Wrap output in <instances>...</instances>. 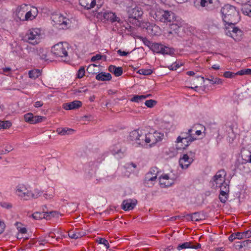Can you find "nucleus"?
Wrapping results in <instances>:
<instances>
[{"label": "nucleus", "instance_id": "20e7f679", "mask_svg": "<svg viewBox=\"0 0 251 251\" xmlns=\"http://www.w3.org/2000/svg\"><path fill=\"white\" fill-rule=\"evenodd\" d=\"M193 129L190 128L188 129L187 132H181L180 133V135L178 136L176 141L177 144H182L181 146L176 147L178 150L186 149L192 142L197 139L193 136Z\"/></svg>", "mask_w": 251, "mask_h": 251}, {"label": "nucleus", "instance_id": "f03ea898", "mask_svg": "<svg viewBox=\"0 0 251 251\" xmlns=\"http://www.w3.org/2000/svg\"><path fill=\"white\" fill-rule=\"evenodd\" d=\"M221 13L225 23L237 24L240 21L239 12L232 5H224L221 9Z\"/></svg>", "mask_w": 251, "mask_h": 251}, {"label": "nucleus", "instance_id": "9b49d317", "mask_svg": "<svg viewBox=\"0 0 251 251\" xmlns=\"http://www.w3.org/2000/svg\"><path fill=\"white\" fill-rule=\"evenodd\" d=\"M52 20L57 27L66 29L69 24V20L60 14H55L52 16Z\"/></svg>", "mask_w": 251, "mask_h": 251}, {"label": "nucleus", "instance_id": "4be33fe9", "mask_svg": "<svg viewBox=\"0 0 251 251\" xmlns=\"http://www.w3.org/2000/svg\"><path fill=\"white\" fill-rule=\"evenodd\" d=\"M79 4L86 9H91L96 5V0H79Z\"/></svg>", "mask_w": 251, "mask_h": 251}, {"label": "nucleus", "instance_id": "a19ab883", "mask_svg": "<svg viewBox=\"0 0 251 251\" xmlns=\"http://www.w3.org/2000/svg\"><path fill=\"white\" fill-rule=\"evenodd\" d=\"M96 241L99 244L104 245L106 249H108L109 248V245L108 241L104 238H98L96 239Z\"/></svg>", "mask_w": 251, "mask_h": 251}, {"label": "nucleus", "instance_id": "dca6fc26", "mask_svg": "<svg viewBox=\"0 0 251 251\" xmlns=\"http://www.w3.org/2000/svg\"><path fill=\"white\" fill-rule=\"evenodd\" d=\"M158 173V168L156 167L151 168L150 171L146 174L145 177V183L149 181H154L157 178Z\"/></svg>", "mask_w": 251, "mask_h": 251}, {"label": "nucleus", "instance_id": "e433bc0d", "mask_svg": "<svg viewBox=\"0 0 251 251\" xmlns=\"http://www.w3.org/2000/svg\"><path fill=\"white\" fill-rule=\"evenodd\" d=\"M46 214H48V213H40V212H35L32 214V217L34 219L39 220L43 218H46Z\"/></svg>", "mask_w": 251, "mask_h": 251}, {"label": "nucleus", "instance_id": "f704fd0d", "mask_svg": "<svg viewBox=\"0 0 251 251\" xmlns=\"http://www.w3.org/2000/svg\"><path fill=\"white\" fill-rule=\"evenodd\" d=\"M146 135L147 134L145 133L144 131L141 130L136 143L138 145H142L143 143H145V138L146 137Z\"/></svg>", "mask_w": 251, "mask_h": 251}, {"label": "nucleus", "instance_id": "4c0bfd02", "mask_svg": "<svg viewBox=\"0 0 251 251\" xmlns=\"http://www.w3.org/2000/svg\"><path fill=\"white\" fill-rule=\"evenodd\" d=\"M47 53V50L43 49H40L38 52L39 55L40 56L41 58L45 60H49L48 58Z\"/></svg>", "mask_w": 251, "mask_h": 251}, {"label": "nucleus", "instance_id": "a878e982", "mask_svg": "<svg viewBox=\"0 0 251 251\" xmlns=\"http://www.w3.org/2000/svg\"><path fill=\"white\" fill-rule=\"evenodd\" d=\"M170 25V30L168 31L169 34H173L174 32L176 33L178 29L181 26L180 23L176 21L171 23H168Z\"/></svg>", "mask_w": 251, "mask_h": 251}, {"label": "nucleus", "instance_id": "6ab92c4d", "mask_svg": "<svg viewBox=\"0 0 251 251\" xmlns=\"http://www.w3.org/2000/svg\"><path fill=\"white\" fill-rule=\"evenodd\" d=\"M137 201L135 199H127L124 200L122 203V208L126 210L133 209L136 205Z\"/></svg>", "mask_w": 251, "mask_h": 251}, {"label": "nucleus", "instance_id": "7c9ffc66", "mask_svg": "<svg viewBox=\"0 0 251 251\" xmlns=\"http://www.w3.org/2000/svg\"><path fill=\"white\" fill-rule=\"evenodd\" d=\"M141 130L137 129L131 132L129 135L131 140L135 141L136 143L138 140V138L139 137Z\"/></svg>", "mask_w": 251, "mask_h": 251}, {"label": "nucleus", "instance_id": "f3484780", "mask_svg": "<svg viewBox=\"0 0 251 251\" xmlns=\"http://www.w3.org/2000/svg\"><path fill=\"white\" fill-rule=\"evenodd\" d=\"M159 183L162 187H169L174 183V180L170 178L168 175L164 174L159 177Z\"/></svg>", "mask_w": 251, "mask_h": 251}, {"label": "nucleus", "instance_id": "79ce46f5", "mask_svg": "<svg viewBox=\"0 0 251 251\" xmlns=\"http://www.w3.org/2000/svg\"><path fill=\"white\" fill-rule=\"evenodd\" d=\"M188 248H191V242H185L181 245H179L177 247V249L179 251Z\"/></svg>", "mask_w": 251, "mask_h": 251}, {"label": "nucleus", "instance_id": "7ed1b4c3", "mask_svg": "<svg viewBox=\"0 0 251 251\" xmlns=\"http://www.w3.org/2000/svg\"><path fill=\"white\" fill-rule=\"evenodd\" d=\"M101 17L102 18V20H103V22H110L112 23L117 22L120 25H122V26L124 27V28L122 29V31L124 30L126 31L127 30L128 33L132 31L133 28L126 22L121 21L119 17L116 16L115 13L111 11H106L102 14Z\"/></svg>", "mask_w": 251, "mask_h": 251}, {"label": "nucleus", "instance_id": "774afa93", "mask_svg": "<svg viewBox=\"0 0 251 251\" xmlns=\"http://www.w3.org/2000/svg\"><path fill=\"white\" fill-rule=\"evenodd\" d=\"M2 71L3 73L5 74L7 73V75H9L11 71V69L9 67H5L2 69Z\"/></svg>", "mask_w": 251, "mask_h": 251}, {"label": "nucleus", "instance_id": "f8f14e48", "mask_svg": "<svg viewBox=\"0 0 251 251\" xmlns=\"http://www.w3.org/2000/svg\"><path fill=\"white\" fill-rule=\"evenodd\" d=\"M164 137V134L158 132L148 133L145 138V143L149 144L150 146L154 145L157 142L161 141Z\"/></svg>", "mask_w": 251, "mask_h": 251}, {"label": "nucleus", "instance_id": "c03bdc74", "mask_svg": "<svg viewBox=\"0 0 251 251\" xmlns=\"http://www.w3.org/2000/svg\"><path fill=\"white\" fill-rule=\"evenodd\" d=\"M138 73L140 75H148L151 74L152 71L151 69H141L138 70Z\"/></svg>", "mask_w": 251, "mask_h": 251}, {"label": "nucleus", "instance_id": "423d86ee", "mask_svg": "<svg viewBox=\"0 0 251 251\" xmlns=\"http://www.w3.org/2000/svg\"><path fill=\"white\" fill-rule=\"evenodd\" d=\"M236 24L225 23L226 34L234 40L238 41L241 39L242 32L238 27L235 26Z\"/></svg>", "mask_w": 251, "mask_h": 251}, {"label": "nucleus", "instance_id": "13d9d810", "mask_svg": "<svg viewBox=\"0 0 251 251\" xmlns=\"http://www.w3.org/2000/svg\"><path fill=\"white\" fill-rule=\"evenodd\" d=\"M142 40L144 44L147 46L151 48V45L152 43H151L147 38L142 37Z\"/></svg>", "mask_w": 251, "mask_h": 251}, {"label": "nucleus", "instance_id": "393cba45", "mask_svg": "<svg viewBox=\"0 0 251 251\" xmlns=\"http://www.w3.org/2000/svg\"><path fill=\"white\" fill-rule=\"evenodd\" d=\"M200 5L205 7L207 10L211 11L214 8L213 0H201Z\"/></svg>", "mask_w": 251, "mask_h": 251}, {"label": "nucleus", "instance_id": "0e129e2a", "mask_svg": "<svg viewBox=\"0 0 251 251\" xmlns=\"http://www.w3.org/2000/svg\"><path fill=\"white\" fill-rule=\"evenodd\" d=\"M243 233V237L244 238H250L251 237V230H247Z\"/></svg>", "mask_w": 251, "mask_h": 251}, {"label": "nucleus", "instance_id": "c85d7f7f", "mask_svg": "<svg viewBox=\"0 0 251 251\" xmlns=\"http://www.w3.org/2000/svg\"><path fill=\"white\" fill-rule=\"evenodd\" d=\"M56 132L60 135H65L73 134L74 132V130L67 127L58 128L56 129Z\"/></svg>", "mask_w": 251, "mask_h": 251}, {"label": "nucleus", "instance_id": "5701e85b", "mask_svg": "<svg viewBox=\"0 0 251 251\" xmlns=\"http://www.w3.org/2000/svg\"><path fill=\"white\" fill-rule=\"evenodd\" d=\"M37 9L35 7H32V9L25 14V20L28 21L34 19L37 15Z\"/></svg>", "mask_w": 251, "mask_h": 251}, {"label": "nucleus", "instance_id": "473e14b6", "mask_svg": "<svg viewBox=\"0 0 251 251\" xmlns=\"http://www.w3.org/2000/svg\"><path fill=\"white\" fill-rule=\"evenodd\" d=\"M29 77L32 79H36L41 75V73L39 70L34 69L29 71Z\"/></svg>", "mask_w": 251, "mask_h": 251}, {"label": "nucleus", "instance_id": "ddd939ff", "mask_svg": "<svg viewBox=\"0 0 251 251\" xmlns=\"http://www.w3.org/2000/svg\"><path fill=\"white\" fill-rule=\"evenodd\" d=\"M235 169L243 174H249L251 172V164L243 158L238 159L235 163Z\"/></svg>", "mask_w": 251, "mask_h": 251}, {"label": "nucleus", "instance_id": "3c124183", "mask_svg": "<svg viewBox=\"0 0 251 251\" xmlns=\"http://www.w3.org/2000/svg\"><path fill=\"white\" fill-rule=\"evenodd\" d=\"M156 101L153 100H147L145 101V105L150 108L152 107L155 104Z\"/></svg>", "mask_w": 251, "mask_h": 251}, {"label": "nucleus", "instance_id": "f257e3e1", "mask_svg": "<svg viewBox=\"0 0 251 251\" xmlns=\"http://www.w3.org/2000/svg\"><path fill=\"white\" fill-rule=\"evenodd\" d=\"M147 9L149 11L150 15L155 20L161 22L166 23H171L176 20V16L174 13L158 8L156 4L152 5H146Z\"/></svg>", "mask_w": 251, "mask_h": 251}, {"label": "nucleus", "instance_id": "72a5a7b5", "mask_svg": "<svg viewBox=\"0 0 251 251\" xmlns=\"http://www.w3.org/2000/svg\"><path fill=\"white\" fill-rule=\"evenodd\" d=\"M206 79L208 80L209 82L212 84H222L223 82L222 79L218 77H214L213 76H210L209 77L206 78Z\"/></svg>", "mask_w": 251, "mask_h": 251}, {"label": "nucleus", "instance_id": "a211bd4d", "mask_svg": "<svg viewBox=\"0 0 251 251\" xmlns=\"http://www.w3.org/2000/svg\"><path fill=\"white\" fill-rule=\"evenodd\" d=\"M193 161L192 157H189L188 154H184L180 158L179 163L182 169H187Z\"/></svg>", "mask_w": 251, "mask_h": 251}, {"label": "nucleus", "instance_id": "37998d69", "mask_svg": "<svg viewBox=\"0 0 251 251\" xmlns=\"http://www.w3.org/2000/svg\"><path fill=\"white\" fill-rule=\"evenodd\" d=\"M46 118L41 116H35L33 117L32 124H35L38 123L42 122L43 120H45Z\"/></svg>", "mask_w": 251, "mask_h": 251}, {"label": "nucleus", "instance_id": "338daca9", "mask_svg": "<svg viewBox=\"0 0 251 251\" xmlns=\"http://www.w3.org/2000/svg\"><path fill=\"white\" fill-rule=\"evenodd\" d=\"M43 105V102L42 101H37L35 102L34 105L35 107L38 108L42 106Z\"/></svg>", "mask_w": 251, "mask_h": 251}, {"label": "nucleus", "instance_id": "09e8293b", "mask_svg": "<svg viewBox=\"0 0 251 251\" xmlns=\"http://www.w3.org/2000/svg\"><path fill=\"white\" fill-rule=\"evenodd\" d=\"M238 75L236 73H234L231 72L226 71L224 73L223 76L226 78H233L235 75Z\"/></svg>", "mask_w": 251, "mask_h": 251}, {"label": "nucleus", "instance_id": "cd10ccee", "mask_svg": "<svg viewBox=\"0 0 251 251\" xmlns=\"http://www.w3.org/2000/svg\"><path fill=\"white\" fill-rule=\"evenodd\" d=\"M43 194V191L38 188L35 189L33 192L30 190L29 200L31 199H36Z\"/></svg>", "mask_w": 251, "mask_h": 251}, {"label": "nucleus", "instance_id": "052dcab7", "mask_svg": "<svg viewBox=\"0 0 251 251\" xmlns=\"http://www.w3.org/2000/svg\"><path fill=\"white\" fill-rule=\"evenodd\" d=\"M1 206L6 209H10L12 207V205L10 203L5 202L1 203Z\"/></svg>", "mask_w": 251, "mask_h": 251}, {"label": "nucleus", "instance_id": "6e6552de", "mask_svg": "<svg viewBox=\"0 0 251 251\" xmlns=\"http://www.w3.org/2000/svg\"><path fill=\"white\" fill-rule=\"evenodd\" d=\"M69 45L66 42H60L54 45L51 51L56 57H63L68 56Z\"/></svg>", "mask_w": 251, "mask_h": 251}, {"label": "nucleus", "instance_id": "4d7b16f0", "mask_svg": "<svg viewBox=\"0 0 251 251\" xmlns=\"http://www.w3.org/2000/svg\"><path fill=\"white\" fill-rule=\"evenodd\" d=\"M48 214H46V218L48 219L50 218V216L52 217H58V213L56 211H51L49 213L47 212Z\"/></svg>", "mask_w": 251, "mask_h": 251}, {"label": "nucleus", "instance_id": "b1692460", "mask_svg": "<svg viewBox=\"0 0 251 251\" xmlns=\"http://www.w3.org/2000/svg\"><path fill=\"white\" fill-rule=\"evenodd\" d=\"M108 71L116 76H119L123 74V68L121 67H117L114 65H110L108 67Z\"/></svg>", "mask_w": 251, "mask_h": 251}, {"label": "nucleus", "instance_id": "680f3d73", "mask_svg": "<svg viewBox=\"0 0 251 251\" xmlns=\"http://www.w3.org/2000/svg\"><path fill=\"white\" fill-rule=\"evenodd\" d=\"M236 239H241L244 238L243 232L234 233Z\"/></svg>", "mask_w": 251, "mask_h": 251}, {"label": "nucleus", "instance_id": "0eeeda50", "mask_svg": "<svg viewBox=\"0 0 251 251\" xmlns=\"http://www.w3.org/2000/svg\"><path fill=\"white\" fill-rule=\"evenodd\" d=\"M127 13L130 20H135V24L136 25L141 26L139 21L138 20L143 14V10L140 7L137 6L136 4H132L127 8Z\"/></svg>", "mask_w": 251, "mask_h": 251}, {"label": "nucleus", "instance_id": "aec40b11", "mask_svg": "<svg viewBox=\"0 0 251 251\" xmlns=\"http://www.w3.org/2000/svg\"><path fill=\"white\" fill-rule=\"evenodd\" d=\"M85 235V232L82 230L77 228L72 229L68 231V236L72 239H77Z\"/></svg>", "mask_w": 251, "mask_h": 251}, {"label": "nucleus", "instance_id": "c756f323", "mask_svg": "<svg viewBox=\"0 0 251 251\" xmlns=\"http://www.w3.org/2000/svg\"><path fill=\"white\" fill-rule=\"evenodd\" d=\"M150 95H134L131 99V101L136 102H140L150 97Z\"/></svg>", "mask_w": 251, "mask_h": 251}, {"label": "nucleus", "instance_id": "bb28decb", "mask_svg": "<svg viewBox=\"0 0 251 251\" xmlns=\"http://www.w3.org/2000/svg\"><path fill=\"white\" fill-rule=\"evenodd\" d=\"M111 78V75L109 73L103 72L99 73L96 76V79L100 81L110 80Z\"/></svg>", "mask_w": 251, "mask_h": 251}, {"label": "nucleus", "instance_id": "2eb2a0df", "mask_svg": "<svg viewBox=\"0 0 251 251\" xmlns=\"http://www.w3.org/2000/svg\"><path fill=\"white\" fill-rule=\"evenodd\" d=\"M142 26L146 28L148 32L153 35H158L160 33L159 27L155 25H151L149 23H143Z\"/></svg>", "mask_w": 251, "mask_h": 251}, {"label": "nucleus", "instance_id": "bf43d9fd", "mask_svg": "<svg viewBox=\"0 0 251 251\" xmlns=\"http://www.w3.org/2000/svg\"><path fill=\"white\" fill-rule=\"evenodd\" d=\"M5 225L4 223L0 220V234H1L4 231Z\"/></svg>", "mask_w": 251, "mask_h": 251}, {"label": "nucleus", "instance_id": "39448f33", "mask_svg": "<svg viewBox=\"0 0 251 251\" xmlns=\"http://www.w3.org/2000/svg\"><path fill=\"white\" fill-rule=\"evenodd\" d=\"M41 36V31L40 28H34L30 29L25 36V40L32 45H37L40 43Z\"/></svg>", "mask_w": 251, "mask_h": 251}, {"label": "nucleus", "instance_id": "49530a36", "mask_svg": "<svg viewBox=\"0 0 251 251\" xmlns=\"http://www.w3.org/2000/svg\"><path fill=\"white\" fill-rule=\"evenodd\" d=\"M126 150L119 147V151L115 156L118 158H122L125 155Z\"/></svg>", "mask_w": 251, "mask_h": 251}, {"label": "nucleus", "instance_id": "9d476101", "mask_svg": "<svg viewBox=\"0 0 251 251\" xmlns=\"http://www.w3.org/2000/svg\"><path fill=\"white\" fill-rule=\"evenodd\" d=\"M29 192L27 186L23 183L18 184L15 188L16 195L24 200H29Z\"/></svg>", "mask_w": 251, "mask_h": 251}, {"label": "nucleus", "instance_id": "8fccbe9b", "mask_svg": "<svg viewBox=\"0 0 251 251\" xmlns=\"http://www.w3.org/2000/svg\"><path fill=\"white\" fill-rule=\"evenodd\" d=\"M191 218L192 221H199L201 219L200 217V214L198 212L193 213L191 215Z\"/></svg>", "mask_w": 251, "mask_h": 251}, {"label": "nucleus", "instance_id": "de8ad7c7", "mask_svg": "<svg viewBox=\"0 0 251 251\" xmlns=\"http://www.w3.org/2000/svg\"><path fill=\"white\" fill-rule=\"evenodd\" d=\"M85 68L82 66L78 71L77 76L78 78H81L85 75Z\"/></svg>", "mask_w": 251, "mask_h": 251}, {"label": "nucleus", "instance_id": "c9c22d12", "mask_svg": "<svg viewBox=\"0 0 251 251\" xmlns=\"http://www.w3.org/2000/svg\"><path fill=\"white\" fill-rule=\"evenodd\" d=\"M15 226H16L18 231L22 234H25L27 230L25 227L20 222H16L15 224Z\"/></svg>", "mask_w": 251, "mask_h": 251}, {"label": "nucleus", "instance_id": "58836bf2", "mask_svg": "<svg viewBox=\"0 0 251 251\" xmlns=\"http://www.w3.org/2000/svg\"><path fill=\"white\" fill-rule=\"evenodd\" d=\"M11 126V123L9 121H0V129H6Z\"/></svg>", "mask_w": 251, "mask_h": 251}, {"label": "nucleus", "instance_id": "69168bd1", "mask_svg": "<svg viewBox=\"0 0 251 251\" xmlns=\"http://www.w3.org/2000/svg\"><path fill=\"white\" fill-rule=\"evenodd\" d=\"M117 53L118 54H119L120 56H126L127 54H129L128 52H126L125 51H122L121 50H119L117 51Z\"/></svg>", "mask_w": 251, "mask_h": 251}, {"label": "nucleus", "instance_id": "6e6d98bb", "mask_svg": "<svg viewBox=\"0 0 251 251\" xmlns=\"http://www.w3.org/2000/svg\"><path fill=\"white\" fill-rule=\"evenodd\" d=\"M106 58L105 56H102L99 54H96L95 56H94L91 58V61L92 62H95L96 60H99L101 59L102 57Z\"/></svg>", "mask_w": 251, "mask_h": 251}, {"label": "nucleus", "instance_id": "412c9836", "mask_svg": "<svg viewBox=\"0 0 251 251\" xmlns=\"http://www.w3.org/2000/svg\"><path fill=\"white\" fill-rule=\"evenodd\" d=\"M82 105V102L79 100H75L70 103H65L63 104V108L65 110H72L77 109Z\"/></svg>", "mask_w": 251, "mask_h": 251}, {"label": "nucleus", "instance_id": "2f4dec72", "mask_svg": "<svg viewBox=\"0 0 251 251\" xmlns=\"http://www.w3.org/2000/svg\"><path fill=\"white\" fill-rule=\"evenodd\" d=\"M227 193L226 189H221L220 193L219 195V200L222 203H225L227 200Z\"/></svg>", "mask_w": 251, "mask_h": 251}, {"label": "nucleus", "instance_id": "a18cd8bd", "mask_svg": "<svg viewBox=\"0 0 251 251\" xmlns=\"http://www.w3.org/2000/svg\"><path fill=\"white\" fill-rule=\"evenodd\" d=\"M33 117L32 113H28L24 115V119L25 122L32 124Z\"/></svg>", "mask_w": 251, "mask_h": 251}, {"label": "nucleus", "instance_id": "1a4fd4ad", "mask_svg": "<svg viewBox=\"0 0 251 251\" xmlns=\"http://www.w3.org/2000/svg\"><path fill=\"white\" fill-rule=\"evenodd\" d=\"M226 172L224 170L219 171L213 178V184L216 187H219L221 189H226L227 191L228 189V186L225 182V177L226 176Z\"/></svg>", "mask_w": 251, "mask_h": 251}, {"label": "nucleus", "instance_id": "e2e57ef3", "mask_svg": "<svg viewBox=\"0 0 251 251\" xmlns=\"http://www.w3.org/2000/svg\"><path fill=\"white\" fill-rule=\"evenodd\" d=\"M119 151V148L118 147H114L111 150L112 153L114 155L116 156V153Z\"/></svg>", "mask_w": 251, "mask_h": 251}, {"label": "nucleus", "instance_id": "4468645a", "mask_svg": "<svg viewBox=\"0 0 251 251\" xmlns=\"http://www.w3.org/2000/svg\"><path fill=\"white\" fill-rule=\"evenodd\" d=\"M151 49L153 52L157 53L172 54L174 53V49L164 46L163 45L158 43H152L151 45Z\"/></svg>", "mask_w": 251, "mask_h": 251}, {"label": "nucleus", "instance_id": "864d4df0", "mask_svg": "<svg viewBox=\"0 0 251 251\" xmlns=\"http://www.w3.org/2000/svg\"><path fill=\"white\" fill-rule=\"evenodd\" d=\"M241 247H247L251 248V240H247L244 241L241 243L240 245Z\"/></svg>", "mask_w": 251, "mask_h": 251}, {"label": "nucleus", "instance_id": "ea45409f", "mask_svg": "<svg viewBox=\"0 0 251 251\" xmlns=\"http://www.w3.org/2000/svg\"><path fill=\"white\" fill-rule=\"evenodd\" d=\"M236 74L240 75H251V69H244L238 71Z\"/></svg>", "mask_w": 251, "mask_h": 251}, {"label": "nucleus", "instance_id": "603ef678", "mask_svg": "<svg viewBox=\"0 0 251 251\" xmlns=\"http://www.w3.org/2000/svg\"><path fill=\"white\" fill-rule=\"evenodd\" d=\"M55 237H56V234L54 232H50L48 236L45 237V239L43 241L45 242H49L50 241V238L54 239Z\"/></svg>", "mask_w": 251, "mask_h": 251}, {"label": "nucleus", "instance_id": "5fc2aeb1", "mask_svg": "<svg viewBox=\"0 0 251 251\" xmlns=\"http://www.w3.org/2000/svg\"><path fill=\"white\" fill-rule=\"evenodd\" d=\"M181 65L178 63L175 62L169 67V69L171 70H176L177 68H179Z\"/></svg>", "mask_w": 251, "mask_h": 251}]
</instances>
